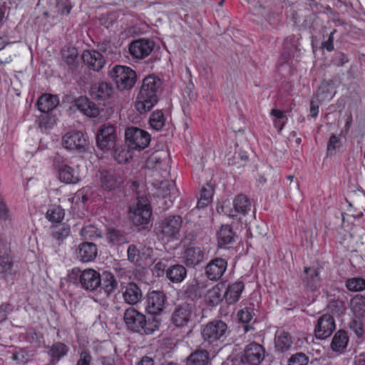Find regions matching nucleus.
I'll return each instance as SVG.
<instances>
[{"instance_id":"nucleus-1","label":"nucleus","mask_w":365,"mask_h":365,"mask_svg":"<svg viewBox=\"0 0 365 365\" xmlns=\"http://www.w3.org/2000/svg\"><path fill=\"white\" fill-rule=\"evenodd\" d=\"M126 329L140 335L153 334L159 329L161 317L159 316L145 315L133 307L128 308L123 315Z\"/></svg>"},{"instance_id":"nucleus-2","label":"nucleus","mask_w":365,"mask_h":365,"mask_svg":"<svg viewBox=\"0 0 365 365\" xmlns=\"http://www.w3.org/2000/svg\"><path fill=\"white\" fill-rule=\"evenodd\" d=\"M160 85V80L154 76H149L143 79L135 103V107L139 113L149 111L157 103Z\"/></svg>"},{"instance_id":"nucleus-3","label":"nucleus","mask_w":365,"mask_h":365,"mask_svg":"<svg viewBox=\"0 0 365 365\" xmlns=\"http://www.w3.org/2000/svg\"><path fill=\"white\" fill-rule=\"evenodd\" d=\"M200 314V309L195 302H185L177 304L171 317V322L176 327H192Z\"/></svg>"},{"instance_id":"nucleus-4","label":"nucleus","mask_w":365,"mask_h":365,"mask_svg":"<svg viewBox=\"0 0 365 365\" xmlns=\"http://www.w3.org/2000/svg\"><path fill=\"white\" fill-rule=\"evenodd\" d=\"M228 333L227 325L222 320H212L208 322L201 332L205 341L217 346L225 340Z\"/></svg>"},{"instance_id":"nucleus-5","label":"nucleus","mask_w":365,"mask_h":365,"mask_svg":"<svg viewBox=\"0 0 365 365\" xmlns=\"http://www.w3.org/2000/svg\"><path fill=\"white\" fill-rule=\"evenodd\" d=\"M182 225V217L179 215H171L160 221L155 228L156 235L162 240H178L180 237V230Z\"/></svg>"},{"instance_id":"nucleus-6","label":"nucleus","mask_w":365,"mask_h":365,"mask_svg":"<svg viewBox=\"0 0 365 365\" xmlns=\"http://www.w3.org/2000/svg\"><path fill=\"white\" fill-rule=\"evenodd\" d=\"M109 76L120 91L130 89L137 80L135 71L126 66H115L110 71Z\"/></svg>"},{"instance_id":"nucleus-7","label":"nucleus","mask_w":365,"mask_h":365,"mask_svg":"<svg viewBox=\"0 0 365 365\" xmlns=\"http://www.w3.org/2000/svg\"><path fill=\"white\" fill-rule=\"evenodd\" d=\"M70 278L74 283H79L81 288L91 292L97 290L101 282V274L93 269L83 271L73 269Z\"/></svg>"},{"instance_id":"nucleus-8","label":"nucleus","mask_w":365,"mask_h":365,"mask_svg":"<svg viewBox=\"0 0 365 365\" xmlns=\"http://www.w3.org/2000/svg\"><path fill=\"white\" fill-rule=\"evenodd\" d=\"M115 128L106 123L101 125L96 134V144L99 149L103 151L113 150L116 145Z\"/></svg>"},{"instance_id":"nucleus-9","label":"nucleus","mask_w":365,"mask_h":365,"mask_svg":"<svg viewBox=\"0 0 365 365\" xmlns=\"http://www.w3.org/2000/svg\"><path fill=\"white\" fill-rule=\"evenodd\" d=\"M63 147L72 152L84 153L88 146V143L81 131L73 130L66 133L61 139Z\"/></svg>"},{"instance_id":"nucleus-10","label":"nucleus","mask_w":365,"mask_h":365,"mask_svg":"<svg viewBox=\"0 0 365 365\" xmlns=\"http://www.w3.org/2000/svg\"><path fill=\"white\" fill-rule=\"evenodd\" d=\"M125 138L134 148L142 150L150 143V137L148 132L136 128H128L125 132Z\"/></svg>"},{"instance_id":"nucleus-11","label":"nucleus","mask_w":365,"mask_h":365,"mask_svg":"<svg viewBox=\"0 0 365 365\" xmlns=\"http://www.w3.org/2000/svg\"><path fill=\"white\" fill-rule=\"evenodd\" d=\"M242 353L247 365H260L265 358L264 347L255 341L247 344Z\"/></svg>"},{"instance_id":"nucleus-12","label":"nucleus","mask_w":365,"mask_h":365,"mask_svg":"<svg viewBox=\"0 0 365 365\" xmlns=\"http://www.w3.org/2000/svg\"><path fill=\"white\" fill-rule=\"evenodd\" d=\"M96 185L104 190H112L121 182L120 177L114 170H103L96 175Z\"/></svg>"},{"instance_id":"nucleus-13","label":"nucleus","mask_w":365,"mask_h":365,"mask_svg":"<svg viewBox=\"0 0 365 365\" xmlns=\"http://www.w3.org/2000/svg\"><path fill=\"white\" fill-rule=\"evenodd\" d=\"M165 302V296L163 292L160 291H153L149 292L147 297L146 309L150 316H159L163 310Z\"/></svg>"},{"instance_id":"nucleus-14","label":"nucleus","mask_w":365,"mask_h":365,"mask_svg":"<svg viewBox=\"0 0 365 365\" xmlns=\"http://www.w3.org/2000/svg\"><path fill=\"white\" fill-rule=\"evenodd\" d=\"M334 329V317L329 314H325L319 318L314 332L317 338L324 339L329 337Z\"/></svg>"},{"instance_id":"nucleus-15","label":"nucleus","mask_w":365,"mask_h":365,"mask_svg":"<svg viewBox=\"0 0 365 365\" xmlns=\"http://www.w3.org/2000/svg\"><path fill=\"white\" fill-rule=\"evenodd\" d=\"M13 266L9 247L6 242L0 238V272L3 274V277L6 279L14 273Z\"/></svg>"},{"instance_id":"nucleus-16","label":"nucleus","mask_w":365,"mask_h":365,"mask_svg":"<svg viewBox=\"0 0 365 365\" xmlns=\"http://www.w3.org/2000/svg\"><path fill=\"white\" fill-rule=\"evenodd\" d=\"M320 269L317 267H306L302 274L303 287L309 290L315 291L320 287Z\"/></svg>"},{"instance_id":"nucleus-17","label":"nucleus","mask_w":365,"mask_h":365,"mask_svg":"<svg viewBox=\"0 0 365 365\" xmlns=\"http://www.w3.org/2000/svg\"><path fill=\"white\" fill-rule=\"evenodd\" d=\"M153 46V43L149 40L138 39L130 43L128 51L133 58L142 59L150 53Z\"/></svg>"},{"instance_id":"nucleus-18","label":"nucleus","mask_w":365,"mask_h":365,"mask_svg":"<svg viewBox=\"0 0 365 365\" xmlns=\"http://www.w3.org/2000/svg\"><path fill=\"white\" fill-rule=\"evenodd\" d=\"M120 292L125 303L130 305L138 304L143 297V293L139 286L135 282H129L121 285Z\"/></svg>"},{"instance_id":"nucleus-19","label":"nucleus","mask_w":365,"mask_h":365,"mask_svg":"<svg viewBox=\"0 0 365 365\" xmlns=\"http://www.w3.org/2000/svg\"><path fill=\"white\" fill-rule=\"evenodd\" d=\"M148 164L165 172L170 168V155L167 149L155 150L148 158Z\"/></svg>"},{"instance_id":"nucleus-20","label":"nucleus","mask_w":365,"mask_h":365,"mask_svg":"<svg viewBox=\"0 0 365 365\" xmlns=\"http://www.w3.org/2000/svg\"><path fill=\"white\" fill-rule=\"evenodd\" d=\"M82 60L90 69L96 71H100L105 65V58L102 53L95 50L84 51Z\"/></svg>"},{"instance_id":"nucleus-21","label":"nucleus","mask_w":365,"mask_h":365,"mask_svg":"<svg viewBox=\"0 0 365 365\" xmlns=\"http://www.w3.org/2000/svg\"><path fill=\"white\" fill-rule=\"evenodd\" d=\"M227 266V263L225 259L215 258L205 267V273L210 280H217L225 272Z\"/></svg>"},{"instance_id":"nucleus-22","label":"nucleus","mask_w":365,"mask_h":365,"mask_svg":"<svg viewBox=\"0 0 365 365\" xmlns=\"http://www.w3.org/2000/svg\"><path fill=\"white\" fill-rule=\"evenodd\" d=\"M130 218L136 225H147L152 215L151 207H129Z\"/></svg>"},{"instance_id":"nucleus-23","label":"nucleus","mask_w":365,"mask_h":365,"mask_svg":"<svg viewBox=\"0 0 365 365\" xmlns=\"http://www.w3.org/2000/svg\"><path fill=\"white\" fill-rule=\"evenodd\" d=\"M98 249L93 242H82L77 249V257L83 262H89L93 261L97 256Z\"/></svg>"},{"instance_id":"nucleus-24","label":"nucleus","mask_w":365,"mask_h":365,"mask_svg":"<svg viewBox=\"0 0 365 365\" xmlns=\"http://www.w3.org/2000/svg\"><path fill=\"white\" fill-rule=\"evenodd\" d=\"M159 189L165 192L163 195L164 201L162 204L168 205L169 204H174L178 202V190L173 181H161Z\"/></svg>"},{"instance_id":"nucleus-25","label":"nucleus","mask_w":365,"mask_h":365,"mask_svg":"<svg viewBox=\"0 0 365 365\" xmlns=\"http://www.w3.org/2000/svg\"><path fill=\"white\" fill-rule=\"evenodd\" d=\"M182 258L187 266L195 267L204 260L205 252L200 247H190L185 250Z\"/></svg>"},{"instance_id":"nucleus-26","label":"nucleus","mask_w":365,"mask_h":365,"mask_svg":"<svg viewBox=\"0 0 365 365\" xmlns=\"http://www.w3.org/2000/svg\"><path fill=\"white\" fill-rule=\"evenodd\" d=\"M75 106L84 115L93 118L99 115L100 110L98 106L86 97H79L75 101Z\"/></svg>"},{"instance_id":"nucleus-27","label":"nucleus","mask_w":365,"mask_h":365,"mask_svg":"<svg viewBox=\"0 0 365 365\" xmlns=\"http://www.w3.org/2000/svg\"><path fill=\"white\" fill-rule=\"evenodd\" d=\"M48 355L51 358L50 365L56 364L63 356H65L69 350V348L64 343L58 341L48 346Z\"/></svg>"},{"instance_id":"nucleus-28","label":"nucleus","mask_w":365,"mask_h":365,"mask_svg":"<svg viewBox=\"0 0 365 365\" xmlns=\"http://www.w3.org/2000/svg\"><path fill=\"white\" fill-rule=\"evenodd\" d=\"M244 288L245 284L242 281H237L229 284L224 294L226 302L228 304H233L238 302Z\"/></svg>"},{"instance_id":"nucleus-29","label":"nucleus","mask_w":365,"mask_h":365,"mask_svg":"<svg viewBox=\"0 0 365 365\" xmlns=\"http://www.w3.org/2000/svg\"><path fill=\"white\" fill-rule=\"evenodd\" d=\"M58 178L66 184H76L81 180L78 171L68 165H63L58 168Z\"/></svg>"},{"instance_id":"nucleus-30","label":"nucleus","mask_w":365,"mask_h":365,"mask_svg":"<svg viewBox=\"0 0 365 365\" xmlns=\"http://www.w3.org/2000/svg\"><path fill=\"white\" fill-rule=\"evenodd\" d=\"M113 93L112 87L106 82L93 84L91 88V97L97 101H106Z\"/></svg>"},{"instance_id":"nucleus-31","label":"nucleus","mask_w":365,"mask_h":365,"mask_svg":"<svg viewBox=\"0 0 365 365\" xmlns=\"http://www.w3.org/2000/svg\"><path fill=\"white\" fill-rule=\"evenodd\" d=\"M275 349L280 353H284L291 349L292 339L290 334L284 330L277 331L275 334Z\"/></svg>"},{"instance_id":"nucleus-32","label":"nucleus","mask_w":365,"mask_h":365,"mask_svg":"<svg viewBox=\"0 0 365 365\" xmlns=\"http://www.w3.org/2000/svg\"><path fill=\"white\" fill-rule=\"evenodd\" d=\"M58 103L59 100L57 96L45 93L38 98L36 106L41 113H51L58 105Z\"/></svg>"},{"instance_id":"nucleus-33","label":"nucleus","mask_w":365,"mask_h":365,"mask_svg":"<svg viewBox=\"0 0 365 365\" xmlns=\"http://www.w3.org/2000/svg\"><path fill=\"white\" fill-rule=\"evenodd\" d=\"M118 286V282L115 276L109 272H103L101 274V282L98 287L100 292L102 290L106 295L110 294Z\"/></svg>"},{"instance_id":"nucleus-34","label":"nucleus","mask_w":365,"mask_h":365,"mask_svg":"<svg viewBox=\"0 0 365 365\" xmlns=\"http://www.w3.org/2000/svg\"><path fill=\"white\" fill-rule=\"evenodd\" d=\"M255 315V305L252 303H250L248 306H246L238 311V319L240 322L245 324L243 325L245 332H248L249 331L254 329L253 327L248 324V323L250 322Z\"/></svg>"},{"instance_id":"nucleus-35","label":"nucleus","mask_w":365,"mask_h":365,"mask_svg":"<svg viewBox=\"0 0 365 365\" xmlns=\"http://www.w3.org/2000/svg\"><path fill=\"white\" fill-rule=\"evenodd\" d=\"M187 276V269L182 264H174L166 270V277L173 283H180Z\"/></svg>"},{"instance_id":"nucleus-36","label":"nucleus","mask_w":365,"mask_h":365,"mask_svg":"<svg viewBox=\"0 0 365 365\" xmlns=\"http://www.w3.org/2000/svg\"><path fill=\"white\" fill-rule=\"evenodd\" d=\"M210 354L205 349H197L186 359V365H208Z\"/></svg>"},{"instance_id":"nucleus-37","label":"nucleus","mask_w":365,"mask_h":365,"mask_svg":"<svg viewBox=\"0 0 365 365\" xmlns=\"http://www.w3.org/2000/svg\"><path fill=\"white\" fill-rule=\"evenodd\" d=\"M237 237L231 226L229 225H223L217 232L218 244L221 247L232 244L235 242Z\"/></svg>"},{"instance_id":"nucleus-38","label":"nucleus","mask_w":365,"mask_h":365,"mask_svg":"<svg viewBox=\"0 0 365 365\" xmlns=\"http://www.w3.org/2000/svg\"><path fill=\"white\" fill-rule=\"evenodd\" d=\"M349 341V336L344 330H339L334 336L331 347L333 351L341 352L346 347Z\"/></svg>"},{"instance_id":"nucleus-39","label":"nucleus","mask_w":365,"mask_h":365,"mask_svg":"<svg viewBox=\"0 0 365 365\" xmlns=\"http://www.w3.org/2000/svg\"><path fill=\"white\" fill-rule=\"evenodd\" d=\"M62 56L66 63L71 68H76L78 66V50L75 47H68L62 51Z\"/></svg>"},{"instance_id":"nucleus-40","label":"nucleus","mask_w":365,"mask_h":365,"mask_svg":"<svg viewBox=\"0 0 365 365\" xmlns=\"http://www.w3.org/2000/svg\"><path fill=\"white\" fill-rule=\"evenodd\" d=\"M201 295V287L197 282L188 284L184 291V296L185 298L190 300V302H195V300L200 298Z\"/></svg>"},{"instance_id":"nucleus-41","label":"nucleus","mask_w":365,"mask_h":365,"mask_svg":"<svg viewBox=\"0 0 365 365\" xmlns=\"http://www.w3.org/2000/svg\"><path fill=\"white\" fill-rule=\"evenodd\" d=\"M71 233L70 226L67 224H61L52 227L51 236L53 239L61 243L69 236Z\"/></svg>"},{"instance_id":"nucleus-42","label":"nucleus","mask_w":365,"mask_h":365,"mask_svg":"<svg viewBox=\"0 0 365 365\" xmlns=\"http://www.w3.org/2000/svg\"><path fill=\"white\" fill-rule=\"evenodd\" d=\"M351 309L357 317L365 316V297L356 295L351 302Z\"/></svg>"},{"instance_id":"nucleus-43","label":"nucleus","mask_w":365,"mask_h":365,"mask_svg":"<svg viewBox=\"0 0 365 365\" xmlns=\"http://www.w3.org/2000/svg\"><path fill=\"white\" fill-rule=\"evenodd\" d=\"M222 284L221 287L219 284L214 286L207 292V302L210 306H216L220 302H222L224 296L222 295Z\"/></svg>"},{"instance_id":"nucleus-44","label":"nucleus","mask_w":365,"mask_h":365,"mask_svg":"<svg viewBox=\"0 0 365 365\" xmlns=\"http://www.w3.org/2000/svg\"><path fill=\"white\" fill-rule=\"evenodd\" d=\"M56 123V117L51 113H42L38 119L39 128L41 129H51Z\"/></svg>"},{"instance_id":"nucleus-45","label":"nucleus","mask_w":365,"mask_h":365,"mask_svg":"<svg viewBox=\"0 0 365 365\" xmlns=\"http://www.w3.org/2000/svg\"><path fill=\"white\" fill-rule=\"evenodd\" d=\"M113 151V156L115 161L122 164L127 163L131 158V154L128 149L123 146H115Z\"/></svg>"},{"instance_id":"nucleus-46","label":"nucleus","mask_w":365,"mask_h":365,"mask_svg":"<svg viewBox=\"0 0 365 365\" xmlns=\"http://www.w3.org/2000/svg\"><path fill=\"white\" fill-rule=\"evenodd\" d=\"M346 287L351 292H361L365 289V279L362 277H352L346 281Z\"/></svg>"},{"instance_id":"nucleus-47","label":"nucleus","mask_w":365,"mask_h":365,"mask_svg":"<svg viewBox=\"0 0 365 365\" xmlns=\"http://www.w3.org/2000/svg\"><path fill=\"white\" fill-rule=\"evenodd\" d=\"M213 193L214 190L212 185L207 184L206 187H202L197 205H208L212 202Z\"/></svg>"},{"instance_id":"nucleus-48","label":"nucleus","mask_w":365,"mask_h":365,"mask_svg":"<svg viewBox=\"0 0 365 365\" xmlns=\"http://www.w3.org/2000/svg\"><path fill=\"white\" fill-rule=\"evenodd\" d=\"M65 212L61 207H52L46 212V217L51 222H60L64 217Z\"/></svg>"},{"instance_id":"nucleus-49","label":"nucleus","mask_w":365,"mask_h":365,"mask_svg":"<svg viewBox=\"0 0 365 365\" xmlns=\"http://www.w3.org/2000/svg\"><path fill=\"white\" fill-rule=\"evenodd\" d=\"M150 125L156 130H160L165 125L163 113L160 110L153 112L150 118Z\"/></svg>"},{"instance_id":"nucleus-50","label":"nucleus","mask_w":365,"mask_h":365,"mask_svg":"<svg viewBox=\"0 0 365 365\" xmlns=\"http://www.w3.org/2000/svg\"><path fill=\"white\" fill-rule=\"evenodd\" d=\"M128 259L133 264H140L141 260L140 247H137L135 245L131 244L127 250Z\"/></svg>"},{"instance_id":"nucleus-51","label":"nucleus","mask_w":365,"mask_h":365,"mask_svg":"<svg viewBox=\"0 0 365 365\" xmlns=\"http://www.w3.org/2000/svg\"><path fill=\"white\" fill-rule=\"evenodd\" d=\"M289 365H308L309 358L302 352H297L292 354L288 359Z\"/></svg>"},{"instance_id":"nucleus-52","label":"nucleus","mask_w":365,"mask_h":365,"mask_svg":"<svg viewBox=\"0 0 365 365\" xmlns=\"http://www.w3.org/2000/svg\"><path fill=\"white\" fill-rule=\"evenodd\" d=\"M222 211L227 214L230 217L235 218L238 215L245 216L250 209L248 207H220Z\"/></svg>"},{"instance_id":"nucleus-53","label":"nucleus","mask_w":365,"mask_h":365,"mask_svg":"<svg viewBox=\"0 0 365 365\" xmlns=\"http://www.w3.org/2000/svg\"><path fill=\"white\" fill-rule=\"evenodd\" d=\"M341 145L340 138L336 135H331L327 143V154L334 155Z\"/></svg>"},{"instance_id":"nucleus-54","label":"nucleus","mask_w":365,"mask_h":365,"mask_svg":"<svg viewBox=\"0 0 365 365\" xmlns=\"http://www.w3.org/2000/svg\"><path fill=\"white\" fill-rule=\"evenodd\" d=\"M81 234L86 239H93L94 237H101V234L98 233V230L92 225L83 227Z\"/></svg>"},{"instance_id":"nucleus-55","label":"nucleus","mask_w":365,"mask_h":365,"mask_svg":"<svg viewBox=\"0 0 365 365\" xmlns=\"http://www.w3.org/2000/svg\"><path fill=\"white\" fill-rule=\"evenodd\" d=\"M350 329L359 338L362 337L364 334L363 323L360 320H352L350 323Z\"/></svg>"},{"instance_id":"nucleus-56","label":"nucleus","mask_w":365,"mask_h":365,"mask_svg":"<svg viewBox=\"0 0 365 365\" xmlns=\"http://www.w3.org/2000/svg\"><path fill=\"white\" fill-rule=\"evenodd\" d=\"M11 359L19 364H25L29 361L28 353L24 349H20L18 351L13 353Z\"/></svg>"},{"instance_id":"nucleus-57","label":"nucleus","mask_w":365,"mask_h":365,"mask_svg":"<svg viewBox=\"0 0 365 365\" xmlns=\"http://www.w3.org/2000/svg\"><path fill=\"white\" fill-rule=\"evenodd\" d=\"M56 7L58 9V11L61 15L69 14L72 9V6L71 5L68 0H58Z\"/></svg>"},{"instance_id":"nucleus-58","label":"nucleus","mask_w":365,"mask_h":365,"mask_svg":"<svg viewBox=\"0 0 365 365\" xmlns=\"http://www.w3.org/2000/svg\"><path fill=\"white\" fill-rule=\"evenodd\" d=\"M108 238L110 242L117 243L122 240L123 236L120 231L115 229H109L108 230Z\"/></svg>"},{"instance_id":"nucleus-59","label":"nucleus","mask_w":365,"mask_h":365,"mask_svg":"<svg viewBox=\"0 0 365 365\" xmlns=\"http://www.w3.org/2000/svg\"><path fill=\"white\" fill-rule=\"evenodd\" d=\"M92 356L88 351H82L76 365H91Z\"/></svg>"},{"instance_id":"nucleus-60","label":"nucleus","mask_w":365,"mask_h":365,"mask_svg":"<svg viewBox=\"0 0 365 365\" xmlns=\"http://www.w3.org/2000/svg\"><path fill=\"white\" fill-rule=\"evenodd\" d=\"M140 250L141 259H152L153 256V249L152 247L140 245Z\"/></svg>"},{"instance_id":"nucleus-61","label":"nucleus","mask_w":365,"mask_h":365,"mask_svg":"<svg viewBox=\"0 0 365 365\" xmlns=\"http://www.w3.org/2000/svg\"><path fill=\"white\" fill-rule=\"evenodd\" d=\"M9 307L10 304L8 303H4L0 305V322L6 319Z\"/></svg>"},{"instance_id":"nucleus-62","label":"nucleus","mask_w":365,"mask_h":365,"mask_svg":"<svg viewBox=\"0 0 365 365\" xmlns=\"http://www.w3.org/2000/svg\"><path fill=\"white\" fill-rule=\"evenodd\" d=\"M230 362L232 365H247V363H245L242 351L232 357Z\"/></svg>"},{"instance_id":"nucleus-63","label":"nucleus","mask_w":365,"mask_h":365,"mask_svg":"<svg viewBox=\"0 0 365 365\" xmlns=\"http://www.w3.org/2000/svg\"><path fill=\"white\" fill-rule=\"evenodd\" d=\"M244 203L250 204L248 197L244 194H239L235 197L233 201V205H240Z\"/></svg>"},{"instance_id":"nucleus-64","label":"nucleus","mask_w":365,"mask_h":365,"mask_svg":"<svg viewBox=\"0 0 365 365\" xmlns=\"http://www.w3.org/2000/svg\"><path fill=\"white\" fill-rule=\"evenodd\" d=\"M323 48L328 51H332L334 49V37L332 35H329L328 39L323 42L322 44Z\"/></svg>"}]
</instances>
